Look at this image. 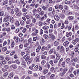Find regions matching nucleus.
I'll list each match as a JSON object with an SVG mask.
<instances>
[{
  "label": "nucleus",
  "instance_id": "a878e982",
  "mask_svg": "<svg viewBox=\"0 0 79 79\" xmlns=\"http://www.w3.org/2000/svg\"><path fill=\"white\" fill-rule=\"evenodd\" d=\"M8 72H7L3 74V77H6L7 76H8Z\"/></svg>",
  "mask_w": 79,
  "mask_h": 79
},
{
  "label": "nucleus",
  "instance_id": "6ab92c4d",
  "mask_svg": "<svg viewBox=\"0 0 79 79\" xmlns=\"http://www.w3.org/2000/svg\"><path fill=\"white\" fill-rule=\"evenodd\" d=\"M15 25L16 26H19V25H20V24H19V22L18 21L16 22L15 23Z\"/></svg>",
  "mask_w": 79,
  "mask_h": 79
},
{
  "label": "nucleus",
  "instance_id": "bb28decb",
  "mask_svg": "<svg viewBox=\"0 0 79 79\" xmlns=\"http://www.w3.org/2000/svg\"><path fill=\"white\" fill-rule=\"evenodd\" d=\"M39 14L40 16H42L44 15V11H42Z\"/></svg>",
  "mask_w": 79,
  "mask_h": 79
},
{
  "label": "nucleus",
  "instance_id": "4c0bfd02",
  "mask_svg": "<svg viewBox=\"0 0 79 79\" xmlns=\"http://www.w3.org/2000/svg\"><path fill=\"white\" fill-rule=\"evenodd\" d=\"M2 63L3 64H6V60H3L1 61Z\"/></svg>",
  "mask_w": 79,
  "mask_h": 79
},
{
  "label": "nucleus",
  "instance_id": "f03ea898",
  "mask_svg": "<svg viewBox=\"0 0 79 79\" xmlns=\"http://www.w3.org/2000/svg\"><path fill=\"white\" fill-rule=\"evenodd\" d=\"M79 38H77L75 40H74L73 41V44H74V45L76 44L77 42H79Z\"/></svg>",
  "mask_w": 79,
  "mask_h": 79
},
{
  "label": "nucleus",
  "instance_id": "c85d7f7f",
  "mask_svg": "<svg viewBox=\"0 0 79 79\" xmlns=\"http://www.w3.org/2000/svg\"><path fill=\"white\" fill-rule=\"evenodd\" d=\"M35 17L36 18H40V16L37 14L35 15Z\"/></svg>",
  "mask_w": 79,
  "mask_h": 79
},
{
  "label": "nucleus",
  "instance_id": "bf43d9fd",
  "mask_svg": "<svg viewBox=\"0 0 79 79\" xmlns=\"http://www.w3.org/2000/svg\"><path fill=\"white\" fill-rule=\"evenodd\" d=\"M10 14L11 15H13V14H14V11H13V9H12L11 10Z\"/></svg>",
  "mask_w": 79,
  "mask_h": 79
},
{
  "label": "nucleus",
  "instance_id": "5fc2aeb1",
  "mask_svg": "<svg viewBox=\"0 0 79 79\" xmlns=\"http://www.w3.org/2000/svg\"><path fill=\"white\" fill-rule=\"evenodd\" d=\"M36 61L37 62L39 61V57L37 56L36 58Z\"/></svg>",
  "mask_w": 79,
  "mask_h": 79
},
{
  "label": "nucleus",
  "instance_id": "8fccbe9b",
  "mask_svg": "<svg viewBox=\"0 0 79 79\" xmlns=\"http://www.w3.org/2000/svg\"><path fill=\"white\" fill-rule=\"evenodd\" d=\"M31 56H35V53L34 52L31 53Z\"/></svg>",
  "mask_w": 79,
  "mask_h": 79
},
{
  "label": "nucleus",
  "instance_id": "1a4fd4ad",
  "mask_svg": "<svg viewBox=\"0 0 79 79\" xmlns=\"http://www.w3.org/2000/svg\"><path fill=\"white\" fill-rule=\"evenodd\" d=\"M10 20L11 23H13L15 21V19L13 17H10Z\"/></svg>",
  "mask_w": 79,
  "mask_h": 79
},
{
  "label": "nucleus",
  "instance_id": "a18cd8bd",
  "mask_svg": "<svg viewBox=\"0 0 79 79\" xmlns=\"http://www.w3.org/2000/svg\"><path fill=\"white\" fill-rule=\"evenodd\" d=\"M15 63H17V64H18L20 63V62H19V61L18 60H15Z\"/></svg>",
  "mask_w": 79,
  "mask_h": 79
},
{
  "label": "nucleus",
  "instance_id": "6e6d98bb",
  "mask_svg": "<svg viewBox=\"0 0 79 79\" xmlns=\"http://www.w3.org/2000/svg\"><path fill=\"white\" fill-rule=\"evenodd\" d=\"M43 32H44V31H43V30L41 29L40 30V35H42V34H43Z\"/></svg>",
  "mask_w": 79,
  "mask_h": 79
},
{
  "label": "nucleus",
  "instance_id": "f8f14e48",
  "mask_svg": "<svg viewBox=\"0 0 79 79\" xmlns=\"http://www.w3.org/2000/svg\"><path fill=\"white\" fill-rule=\"evenodd\" d=\"M56 58L57 60H60V55L57 53L56 54Z\"/></svg>",
  "mask_w": 79,
  "mask_h": 79
},
{
  "label": "nucleus",
  "instance_id": "c9c22d12",
  "mask_svg": "<svg viewBox=\"0 0 79 79\" xmlns=\"http://www.w3.org/2000/svg\"><path fill=\"white\" fill-rule=\"evenodd\" d=\"M68 18L69 20H73V17L72 16H69Z\"/></svg>",
  "mask_w": 79,
  "mask_h": 79
},
{
  "label": "nucleus",
  "instance_id": "4468645a",
  "mask_svg": "<svg viewBox=\"0 0 79 79\" xmlns=\"http://www.w3.org/2000/svg\"><path fill=\"white\" fill-rule=\"evenodd\" d=\"M41 48V46H39L36 49V52H39V50H40Z\"/></svg>",
  "mask_w": 79,
  "mask_h": 79
},
{
  "label": "nucleus",
  "instance_id": "052dcab7",
  "mask_svg": "<svg viewBox=\"0 0 79 79\" xmlns=\"http://www.w3.org/2000/svg\"><path fill=\"white\" fill-rule=\"evenodd\" d=\"M55 58V56L54 55H52L51 56V59H54Z\"/></svg>",
  "mask_w": 79,
  "mask_h": 79
},
{
  "label": "nucleus",
  "instance_id": "412c9836",
  "mask_svg": "<svg viewBox=\"0 0 79 79\" xmlns=\"http://www.w3.org/2000/svg\"><path fill=\"white\" fill-rule=\"evenodd\" d=\"M2 50L3 52H5L6 51V50H7V48H6V47L2 48Z\"/></svg>",
  "mask_w": 79,
  "mask_h": 79
},
{
  "label": "nucleus",
  "instance_id": "9d476101",
  "mask_svg": "<svg viewBox=\"0 0 79 79\" xmlns=\"http://www.w3.org/2000/svg\"><path fill=\"white\" fill-rule=\"evenodd\" d=\"M49 27H48V26H45L44 27H43V29L44 30H48V29Z\"/></svg>",
  "mask_w": 79,
  "mask_h": 79
},
{
  "label": "nucleus",
  "instance_id": "b1692460",
  "mask_svg": "<svg viewBox=\"0 0 79 79\" xmlns=\"http://www.w3.org/2000/svg\"><path fill=\"white\" fill-rule=\"evenodd\" d=\"M60 17L62 18V19H64L65 17V15L64 14H61L60 15Z\"/></svg>",
  "mask_w": 79,
  "mask_h": 79
},
{
  "label": "nucleus",
  "instance_id": "0e129e2a",
  "mask_svg": "<svg viewBox=\"0 0 79 79\" xmlns=\"http://www.w3.org/2000/svg\"><path fill=\"white\" fill-rule=\"evenodd\" d=\"M20 2L22 4H23L24 3V0H20Z\"/></svg>",
  "mask_w": 79,
  "mask_h": 79
},
{
  "label": "nucleus",
  "instance_id": "dca6fc26",
  "mask_svg": "<svg viewBox=\"0 0 79 79\" xmlns=\"http://www.w3.org/2000/svg\"><path fill=\"white\" fill-rule=\"evenodd\" d=\"M31 47H32V45L31 44L30 45V47L25 48V50H30V49H31Z\"/></svg>",
  "mask_w": 79,
  "mask_h": 79
},
{
  "label": "nucleus",
  "instance_id": "9b49d317",
  "mask_svg": "<svg viewBox=\"0 0 79 79\" xmlns=\"http://www.w3.org/2000/svg\"><path fill=\"white\" fill-rule=\"evenodd\" d=\"M59 45V42L58 41H56L54 42L55 46H58Z\"/></svg>",
  "mask_w": 79,
  "mask_h": 79
},
{
  "label": "nucleus",
  "instance_id": "603ef678",
  "mask_svg": "<svg viewBox=\"0 0 79 79\" xmlns=\"http://www.w3.org/2000/svg\"><path fill=\"white\" fill-rule=\"evenodd\" d=\"M23 32V33H26V29L24 28L22 31Z\"/></svg>",
  "mask_w": 79,
  "mask_h": 79
},
{
  "label": "nucleus",
  "instance_id": "39448f33",
  "mask_svg": "<svg viewBox=\"0 0 79 79\" xmlns=\"http://www.w3.org/2000/svg\"><path fill=\"white\" fill-rule=\"evenodd\" d=\"M15 15L16 16H20V15H22V13H21V12L19 11L15 13Z\"/></svg>",
  "mask_w": 79,
  "mask_h": 79
},
{
  "label": "nucleus",
  "instance_id": "4be33fe9",
  "mask_svg": "<svg viewBox=\"0 0 79 79\" xmlns=\"http://www.w3.org/2000/svg\"><path fill=\"white\" fill-rule=\"evenodd\" d=\"M37 11L38 13H40L41 11H42V9L40 7H39L37 9Z\"/></svg>",
  "mask_w": 79,
  "mask_h": 79
},
{
  "label": "nucleus",
  "instance_id": "79ce46f5",
  "mask_svg": "<svg viewBox=\"0 0 79 79\" xmlns=\"http://www.w3.org/2000/svg\"><path fill=\"white\" fill-rule=\"evenodd\" d=\"M42 8L43 10H47V8H46V7L45 6H42Z\"/></svg>",
  "mask_w": 79,
  "mask_h": 79
},
{
  "label": "nucleus",
  "instance_id": "c756f323",
  "mask_svg": "<svg viewBox=\"0 0 79 79\" xmlns=\"http://www.w3.org/2000/svg\"><path fill=\"white\" fill-rule=\"evenodd\" d=\"M8 0H5L3 3V5H6V4H7V3H8Z\"/></svg>",
  "mask_w": 79,
  "mask_h": 79
},
{
  "label": "nucleus",
  "instance_id": "69168bd1",
  "mask_svg": "<svg viewBox=\"0 0 79 79\" xmlns=\"http://www.w3.org/2000/svg\"><path fill=\"white\" fill-rule=\"evenodd\" d=\"M9 76L11 77H13V76H14V74H13V73H11L9 75Z\"/></svg>",
  "mask_w": 79,
  "mask_h": 79
},
{
  "label": "nucleus",
  "instance_id": "37998d69",
  "mask_svg": "<svg viewBox=\"0 0 79 79\" xmlns=\"http://www.w3.org/2000/svg\"><path fill=\"white\" fill-rule=\"evenodd\" d=\"M54 77H55V75L54 74H52V75L50 76V78L51 79H53Z\"/></svg>",
  "mask_w": 79,
  "mask_h": 79
},
{
  "label": "nucleus",
  "instance_id": "680f3d73",
  "mask_svg": "<svg viewBox=\"0 0 79 79\" xmlns=\"http://www.w3.org/2000/svg\"><path fill=\"white\" fill-rule=\"evenodd\" d=\"M73 60L75 62H77V58L76 57L73 58Z\"/></svg>",
  "mask_w": 79,
  "mask_h": 79
},
{
  "label": "nucleus",
  "instance_id": "473e14b6",
  "mask_svg": "<svg viewBox=\"0 0 79 79\" xmlns=\"http://www.w3.org/2000/svg\"><path fill=\"white\" fill-rule=\"evenodd\" d=\"M14 2L12 1L11 0H9V5H12L13 3H14Z\"/></svg>",
  "mask_w": 79,
  "mask_h": 79
},
{
  "label": "nucleus",
  "instance_id": "ea45409f",
  "mask_svg": "<svg viewBox=\"0 0 79 79\" xmlns=\"http://www.w3.org/2000/svg\"><path fill=\"white\" fill-rule=\"evenodd\" d=\"M6 31L8 32H10V31H11V29H10V28H6Z\"/></svg>",
  "mask_w": 79,
  "mask_h": 79
},
{
  "label": "nucleus",
  "instance_id": "7c9ffc66",
  "mask_svg": "<svg viewBox=\"0 0 79 79\" xmlns=\"http://www.w3.org/2000/svg\"><path fill=\"white\" fill-rule=\"evenodd\" d=\"M26 23L27 24H29L31 23V19H29L27 21Z\"/></svg>",
  "mask_w": 79,
  "mask_h": 79
},
{
  "label": "nucleus",
  "instance_id": "de8ad7c7",
  "mask_svg": "<svg viewBox=\"0 0 79 79\" xmlns=\"http://www.w3.org/2000/svg\"><path fill=\"white\" fill-rule=\"evenodd\" d=\"M27 11V10L25 8H23L22 9V11L23 12H26V11Z\"/></svg>",
  "mask_w": 79,
  "mask_h": 79
},
{
  "label": "nucleus",
  "instance_id": "4d7b16f0",
  "mask_svg": "<svg viewBox=\"0 0 79 79\" xmlns=\"http://www.w3.org/2000/svg\"><path fill=\"white\" fill-rule=\"evenodd\" d=\"M45 79V76H42V77H40V78H39V79Z\"/></svg>",
  "mask_w": 79,
  "mask_h": 79
},
{
  "label": "nucleus",
  "instance_id": "a19ab883",
  "mask_svg": "<svg viewBox=\"0 0 79 79\" xmlns=\"http://www.w3.org/2000/svg\"><path fill=\"white\" fill-rule=\"evenodd\" d=\"M29 58H30V57L29 56H27L25 59L26 61H27V60H29Z\"/></svg>",
  "mask_w": 79,
  "mask_h": 79
},
{
  "label": "nucleus",
  "instance_id": "e2e57ef3",
  "mask_svg": "<svg viewBox=\"0 0 79 79\" xmlns=\"http://www.w3.org/2000/svg\"><path fill=\"white\" fill-rule=\"evenodd\" d=\"M66 71H67V69H64L63 70V73H64L65 74L66 73Z\"/></svg>",
  "mask_w": 79,
  "mask_h": 79
},
{
  "label": "nucleus",
  "instance_id": "774afa93",
  "mask_svg": "<svg viewBox=\"0 0 79 79\" xmlns=\"http://www.w3.org/2000/svg\"><path fill=\"white\" fill-rule=\"evenodd\" d=\"M79 29V26L77 25L75 26V29L76 30H78Z\"/></svg>",
  "mask_w": 79,
  "mask_h": 79
},
{
  "label": "nucleus",
  "instance_id": "393cba45",
  "mask_svg": "<svg viewBox=\"0 0 79 79\" xmlns=\"http://www.w3.org/2000/svg\"><path fill=\"white\" fill-rule=\"evenodd\" d=\"M10 67L12 68H14V69H16V68H17L16 66L15 65H12L10 66Z\"/></svg>",
  "mask_w": 79,
  "mask_h": 79
},
{
  "label": "nucleus",
  "instance_id": "cd10ccee",
  "mask_svg": "<svg viewBox=\"0 0 79 79\" xmlns=\"http://www.w3.org/2000/svg\"><path fill=\"white\" fill-rule=\"evenodd\" d=\"M53 53V48L51 49L49 52V54H52V53Z\"/></svg>",
  "mask_w": 79,
  "mask_h": 79
},
{
  "label": "nucleus",
  "instance_id": "c03bdc74",
  "mask_svg": "<svg viewBox=\"0 0 79 79\" xmlns=\"http://www.w3.org/2000/svg\"><path fill=\"white\" fill-rule=\"evenodd\" d=\"M41 58L43 60H46V56H42Z\"/></svg>",
  "mask_w": 79,
  "mask_h": 79
},
{
  "label": "nucleus",
  "instance_id": "ddd939ff",
  "mask_svg": "<svg viewBox=\"0 0 79 79\" xmlns=\"http://www.w3.org/2000/svg\"><path fill=\"white\" fill-rule=\"evenodd\" d=\"M38 25L40 27L42 26H43V23H42V22H41V21L38 22Z\"/></svg>",
  "mask_w": 79,
  "mask_h": 79
},
{
  "label": "nucleus",
  "instance_id": "72a5a7b5",
  "mask_svg": "<svg viewBox=\"0 0 79 79\" xmlns=\"http://www.w3.org/2000/svg\"><path fill=\"white\" fill-rule=\"evenodd\" d=\"M48 72V70H47L46 69H44L43 70V73L44 74H47V73Z\"/></svg>",
  "mask_w": 79,
  "mask_h": 79
},
{
  "label": "nucleus",
  "instance_id": "0eeeda50",
  "mask_svg": "<svg viewBox=\"0 0 79 79\" xmlns=\"http://www.w3.org/2000/svg\"><path fill=\"white\" fill-rule=\"evenodd\" d=\"M69 44V42L68 41H66L64 42L63 44V45L64 46V47H68V45Z\"/></svg>",
  "mask_w": 79,
  "mask_h": 79
},
{
  "label": "nucleus",
  "instance_id": "e433bc0d",
  "mask_svg": "<svg viewBox=\"0 0 79 79\" xmlns=\"http://www.w3.org/2000/svg\"><path fill=\"white\" fill-rule=\"evenodd\" d=\"M45 63H46V61L45 60H43L42 61L41 63V64L44 65L45 64Z\"/></svg>",
  "mask_w": 79,
  "mask_h": 79
},
{
  "label": "nucleus",
  "instance_id": "a211bd4d",
  "mask_svg": "<svg viewBox=\"0 0 79 79\" xmlns=\"http://www.w3.org/2000/svg\"><path fill=\"white\" fill-rule=\"evenodd\" d=\"M44 38H45V39H46L47 40L48 39V35H46V34H44Z\"/></svg>",
  "mask_w": 79,
  "mask_h": 79
},
{
  "label": "nucleus",
  "instance_id": "338daca9",
  "mask_svg": "<svg viewBox=\"0 0 79 79\" xmlns=\"http://www.w3.org/2000/svg\"><path fill=\"white\" fill-rule=\"evenodd\" d=\"M19 32V28L17 29L16 30L15 32L16 33H18V32Z\"/></svg>",
  "mask_w": 79,
  "mask_h": 79
},
{
  "label": "nucleus",
  "instance_id": "58836bf2",
  "mask_svg": "<svg viewBox=\"0 0 79 79\" xmlns=\"http://www.w3.org/2000/svg\"><path fill=\"white\" fill-rule=\"evenodd\" d=\"M49 63L52 66H53V60H50Z\"/></svg>",
  "mask_w": 79,
  "mask_h": 79
},
{
  "label": "nucleus",
  "instance_id": "3c124183",
  "mask_svg": "<svg viewBox=\"0 0 79 79\" xmlns=\"http://www.w3.org/2000/svg\"><path fill=\"white\" fill-rule=\"evenodd\" d=\"M74 50L75 52H77L78 50H79V48H75Z\"/></svg>",
  "mask_w": 79,
  "mask_h": 79
},
{
  "label": "nucleus",
  "instance_id": "423d86ee",
  "mask_svg": "<svg viewBox=\"0 0 79 79\" xmlns=\"http://www.w3.org/2000/svg\"><path fill=\"white\" fill-rule=\"evenodd\" d=\"M37 9H33V10H32V12L33 13V16H35V14H36V13H37Z\"/></svg>",
  "mask_w": 79,
  "mask_h": 79
},
{
  "label": "nucleus",
  "instance_id": "13d9d810",
  "mask_svg": "<svg viewBox=\"0 0 79 79\" xmlns=\"http://www.w3.org/2000/svg\"><path fill=\"white\" fill-rule=\"evenodd\" d=\"M62 65L63 67H64L65 66H66V64H65V62H63L62 64Z\"/></svg>",
  "mask_w": 79,
  "mask_h": 79
},
{
  "label": "nucleus",
  "instance_id": "aec40b11",
  "mask_svg": "<svg viewBox=\"0 0 79 79\" xmlns=\"http://www.w3.org/2000/svg\"><path fill=\"white\" fill-rule=\"evenodd\" d=\"M15 46V42L12 41V42L11 44V47L12 48H13Z\"/></svg>",
  "mask_w": 79,
  "mask_h": 79
},
{
  "label": "nucleus",
  "instance_id": "f257e3e1",
  "mask_svg": "<svg viewBox=\"0 0 79 79\" xmlns=\"http://www.w3.org/2000/svg\"><path fill=\"white\" fill-rule=\"evenodd\" d=\"M30 19L32 20V23H35L36 22V19L33 16H31Z\"/></svg>",
  "mask_w": 79,
  "mask_h": 79
},
{
  "label": "nucleus",
  "instance_id": "5701e85b",
  "mask_svg": "<svg viewBox=\"0 0 79 79\" xmlns=\"http://www.w3.org/2000/svg\"><path fill=\"white\" fill-rule=\"evenodd\" d=\"M64 3L66 5H69L70 3V2L67 0L65 1Z\"/></svg>",
  "mask_w": 79,
  "mask_h": 79
},
{
  "label": "nucleus",
  "instance_id": "f3484780",
  "mask_svg": "<svg viewBox=\"0 0 79 79\" xmlns=\"http://www.w3.org/2000/svg\"><path fill=\"white\" fill-rule=\"evenodd\" d=\"M66 62L68 64H69L70 62V58H68L66 60Z\"/></svg>",
  "mask_w": 79,
  "mask_h": 79
},
{
  "label": "nucleus",
  "instance_id": "6e6552de",
  "mask_svg": "<svg viewBox=\"0 0 79 79\" xmlns=\"http://www.w3.org/2000/svg\"><path fill=\"white\" fill-rule=\"evenodd\" d=\"M72 35V33L71 32H67L66 33V37H69Z\"/></svg>",
  "mask_w": 79,
  "mask_h": 79
},
{
  "label": "nucleus",
  "instance_id": "2eb2a0df",
  "mask_svg": "<svg viewBox=\"0 0 79 79\" xmlns=\"http://www.w3.org/2000/svg\"><path fill=\"white\" fill-rule=\"evenodd\" d=\"M45 49L46 50H47V48L45 47V46H44L42 47L41 48V50L42 51H43V52L44 51V50H45Z\"/></svg>",
  "mask_w": 79,
  "mask_h": 79
},
{
  "label": "nucleus",
  "instance_id": "20e7f679",
  "mask_svg": "<svg viewBox=\"0 0 79 79\" xmlns=\"http://www.w3.org/2000/svg\"><path fill=\"white\" fill-rule=\"evenodd\" d=\"M54 19L56 21H59L60 19V17H58L57 15H56L54 16Z\"/></svg>",
  "mask_w": 79,
  "mask_h": 79
},
{
  "label": "nucleus",
  "instance_id": "f704fd0d",
  "mask_svg": "<svg viewBox=\"0 0 79 79\" xmlns=\"http://www.w3.org/2000/svg\"><path fill=\"white\" fill-rule=\"evenodd\" d=\"M53 10V8L52 7H50L48 9V11H52Z\"/></svg>",
  "mask_w": 79,
  "mask_h": 79
},
{
  "label": "nucleus",
  "instance_id": "49530a36",
  "mask_svg": "<svg viewBox=\"0 0 79 79\" xmlns=\"http://www.w3.org/2000/svg\"><path fill=\"white\" fill-rule=\"evenodd\" d=\"M19 9L18 8H16L15 9V13H16L17 12H18V11H19Z\"/></svg>",
  "mask_w": 79,
  "mask_h": 79
},
{
  "label": "nucleus",
  "instance_id": "2f4dec72",
  "mask_svg": "<svg viewBox=\"0 0 79 79\" xmlns=\"http://www.w3.org/2000/svg\"><path fill=\"white\" fill-rule=\"evenodd\" d=\"M4 13L3 11H1L0 12V16H3L4 15Z\"/></svg>",
  "mask_w": 79,
  "mask_h": 79
},
{
  "label": "nucleus",
  "instance_id": "09e8293b",
  "mask_svg": "<svg viewBox=\"0 0 79 79\" xmlns=\"http://www.w3.org/2000/svg\"><path fill=\"white\" fill-rule=\"evenodd\" d=\"M15 53V52L13 51L11 52L10 54V56H12V55H14Z\"/></svg>",
  "mask_w": 79,
  "mask_h": 79
},
{
  "label": "nucleus",
  "instance_id": "864d4df0",
  "mask_svg": "<svg viewBox=\"0 0 79 79\" xmlns=\"http://www.w3.org/2000/svg\"><path fill=\"white\" fill-rule=\"evenodd\" d=\"M20 23L21 25H24V21L23 20H21L20 21Z\"/></svg>",
  "mask_w": 79,
  "mask_h": 79
},
{
  "label": "nucleus",
  "instance_id": "7ed1b4c3",
  "mask_svg": "<svg viewBox=\"0 0 79 79\" xmlns=\"http://www.w3.org/2000/svg\"><path fill=\"white\" fill-rule=\"evenodd\" d=\"M4 21L5 22H8L9 21V16L8 15H7L5 17Z\"/></svg>",
  "mask_w": 79,
  "mask_h": 79
}]
</instances>
